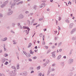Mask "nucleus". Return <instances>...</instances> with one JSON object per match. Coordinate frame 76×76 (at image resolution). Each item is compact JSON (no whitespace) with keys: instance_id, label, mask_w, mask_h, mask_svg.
Returning <instances> with one entry per match:
<instances>
[{"instance_id":"obj_1","label":"nucleus","mask_w":76,"mask_h":76,"mask_svg":"<svg viewBox=\"0 0 76 76\" xmlns=\"http://www.w3.org/2000/svg\"><path fill=\"white\" fill-rule=\"evenodd\" d=\"M23 29H28V31L27 29L26 30H24V31H23V32H26V34L28 35V34L29 32V31H30V29L29 28L28 26L26 27V26H23Z\"/></svg>"},{"instance_id":"obj_2","label":"nucleus","mask_w":76,"mask_h":76,"mask_svg":"<svg viewBox=\"0 0 76 76\" xmlns=\"http://www.w3.org/2000/svg\"><path fill=\"white\" fill-rule=\"evenodd\" d=\"M11 9H9V12H8L7 13L8 15H12V13H13V11H11Z\"/></svg>"},{"instance_id":"obj_3","label":"nucleus","mask_w":76,"mask_h":76,"mask_svg":"<svg viewBox=\"0 0 76 76\" xmlns=\"http://www.w3.org/2000/svg\"><path fill=\"white\" fill-rule=\"evenodd\" d=\"M24 18V16L22 14L18 16V18L19 19H22Z\"/></svg>"},{"instance_id":"obj_4","label":"nucleus","mask_w":76,"mask_h":76,"mask_svg":"<svg viewBox=\"0 0 76 76\" xmlns=\"http://www.w3.org/2000/svg\"><path fill=\"white\" fill-rule=\"evenodd\" d=\"M76 31V29L75 28H74V29H72V31H71L70 34H74V32H75Z\"/></svg>"},{"instance_id":"obj_5","label":"nucleus","mask_w":76,"mask_h":76,"mask_svg":"<svg viewBox=\"0 0 76 76\" xmlns=\"http://www.w3.org/2000/svg\"><path fill=\"white\" fill-rule=\"evenodd\" d=\"M56 51H54L53 52L51 53V54H52V56L53 57H56L55 54V53H56Z\"/></svg>"},{"instance_id":"obj_6","label":"nucleus","mask_w":76,"mask_h":76,"mask_svg":"<svg viewBox=\"0 0 76 76\" xmlns=\"http://www.w3.org/2000/svg\"><path fill=\"white\" fill-rule=\"evenodd\" d=\"M73 25L74 23H70L69 25V29H71V28H72Z\"/></svg>"},{"instance_id":"obj_7","label":"nucleus","mask_w":76,"mask_h":76,"mask_svg":"<svg viewBox=\"0 0 76 76\" xmlns=\"http://www.w3.org/2000/svg\"><path fill=\"white\" fill-rule=\"evenodd\" d=\"M7 37H5L4 38H3V39H2L1 40L2 41H7Z\"/></svg>"},{"instance_id":"obj_8","label":"nucleus","mask_w":76,"mask_h":76,"mask_svg":"<svg viewBox=\"0 0 76 76\" xmlns=\"http://www.w3.org/2000/svg\"><path fill=\"white\" fill-rule=\"evenodd\" d=\"M45 3H43V4H41V6H40V7H45Z\"/></svg>"},{"instance_id":"obj_9","label":"nucleus","mask_w":76,"mask_h":76,"mask_svg":"<svg viewBox=\"0 0 76 76\" xmlns=\"http://www.w3.org/2000/svg\"><path fill=\"white\" fill-rule=\"evenodd\" d=\"M16 4V3H14V2H13V3H12V4L11 5V8H12V7H14V6H15Z\"/></svg>"},{"instance_id":"obj_10","label":"nucleus","mask_w":76,"mask_h":76,"mask_svg":"<svg viewBox=\"0 0 76 76\" xmlns=\"http://www.w3.org/2000/svg\"><path fill=\"white\" fill-rule=\"evenodd\" d=\"M23 3V1H20V2H19L17 3V5H19V4H22Z\"/></svg>"},{"instance_id":"obj_11","label":"nucleus","mask_w":76,"mask_h":76,"mask_svg":"<svg viewBox=\"0 0 76 76\" xmlns=\"http://www.w3.org/2000/svg\"><path fill=\"white\" fill-rule=\"evenodd\" d=\"M23 52L24 54H25L27 57H28V55L27 53H26V52L25 51L23 50Z\"/></svg>"},{"instance_id":"obj_12","label":"nucleus","mask_w":76,"mask_h":76,"mask_svg":"<svg viewBox=\"0 0 76 76\" xmlns=\"http://www.w3.org/2000/svg\"><path fill=\"white\" fill-rule=\"evenodd\" d=\"M37 7V5H34V7H33L34 9V10H36Z\"/></svg>"},{"instance_id":"obj_13","label":"nucleus","mask_w":76,"mask_h":76,"mask_svg":"<svg viewBox=\"0 0 76 76\" xmlns=\"http://www.w3.org/2000/svg\"><path fill=\"white\" fill-rule=\"evenodd\" d=\"M5 4L4 2V3L3 4H2V5H1V8H3V7H5Z\"/></svg>"},{"instance_id":"obj_14","label":"nucleus","mask_w":76,"mask_h":76,"mask_svg":"<svg viewBox=\"0 0 76 76\" xmlns=\"http://www.w3.org/2000/svg\"><path fill=\"white\" fill-rule=\"evenodd\" d=\"M8 1H8L7 0V1H5V2H4V4L5 5V6H6V4H7L8 3Z\"/></svg>"},{"instance_id":"obj_15","label":"nucleus","mask_w":76,"mask_h":76,"mask_svg":"<svg viewBox=\"0 0 76 76\" xmlns=\"http://www.w3.org/2000/svg\"><path fill=\"white\" fill-rule=\"evenodd\" d=\"M62 42H59L58 43V47H60V46H61V44H62Z\"/></svg>"},{"instance_id":"obj_16","label":"nucleus","mask_w":76,"mask_h":76,"mask_svg":"<svg viewBox=\"0 0 76 76\" xmlns=\"http://www.w3.org/2000/svg\"><path fill=\"white\" fill-rule=\"evenodd\" d=\"M30 53L31 54H34V51H32V50H30Z\"/></svg>"},{"instance_id":"obj_17","label":"nucleus","mask_w":76,"mask_h":76,"mask_svg":"<svg viewBox=\"0 0 76 76\" xmlns=\"http://www.w3.org/2000/svg\"><path fill=\"white\" fill-rule=\"evenodd\" d=\"M32 45L31 43H29V44L28 45V48H29L30 47H31V45Z\"/></svg>"},{"instance_id":"obj_18","label":"nucleus","mask_w":76,"mask_h":76,"mask_svg":"<svg viewBox=\"0 0 76 76\" xmlns=\"http://www.w3.org/2000/svg\"><path fill=\"white\" fill-rule=\"evenodd\" d=\"M43 19H44V17L43 16L42 18H40V19H39V21H41V20H43Z\"/></svg>"},{"instance_id":"obj_19","label":"nucleus","mask_w":76,"mask_h":76,"mask_svg":"<svg viewBox=\"0 0 76 76\" xmlns=\"http://www.w3.org/2000/svg\"><path fill=\"white\" fill-rule=\"evenodd\" d=\"M65 22H66V23H70V22L69 20H68V19H67L66 20Z\"/></svg>"},{"instance_id":"obj_20","label":"nucleus","mask_w":76,"mask_h":76,"mask_svg":"<svg viewBox=\"0 0 76 76\" xmlns=\"http://www.w3.org/2000/svg\"><path fill=\"white\" fill-rule=\"evenodd\" d=\"M17 69H19V64H17Z\"/></svg>"},{"instance_id":"obj_21","label":"nucleus","mask_w":76,"mask_h":76,"mask_svg":"<svg viewBox=\"0 0 76 76\" xmlns=\"http://www.w3.org/2000/svg\"><path fill=\"white\" fill-rule=\"evenodd\" d=\"M76 39V37H72V40H75Z\"/></svg>"},{"instance_id":"obj_22","label":"nucleus","mask_w":76,"mask_h":76,"mask_svg":"<svg viewBox=\"0 0 76 76\" xmlns=\"http://www.w3.org/2000/svg\"><path fill=\"white\" fill-rule=\"evenodd\" d=\"M4 57H6L7 56H8V55L7 54L5 53L4 54Z\"/></svg>"},{"instance_id":"obj_23","label":"nucleus","mask_w":76,"mask_h":76,"mask_svg":"<svg viewBox=\"0 0 76 76\" xmlns=\"http://www.w3.org/2000/svg\"><path fill=\"white\" fill-rule=\"evenodd\" d=\"M39 35L40 37H42V36L43 35V34H42V33L40 34H39Z\"/></svg>"},{"instance_id":"obj_24","label":"nucleus","mask_w":76,"mask_h":76,"mask_svg":"<svg viewBox=\"0 0 76 76\" xmlns=\"http://www.w3.org/2000/svg\"><path fill=\"white\" fill-rule=\"evenodd\" d=\"M15 23H12V26H13V27H14L15 26Z\"/></svg>"},{"instance_id":"obj_25","label":"nucleus","mask_w":76,"mask_h":76,"mask_svg":"<svg viewBox=\"0 0 76 76\" xmlns=\"http://www.w3.org/2000/svg\"><path fill=\"white\" fill-rule=\"evenodd\" d=\"M51 51V50H48L47 53L48 54V53H50V52Z\"/></svg>"},{"instance_id":"obj_26","label":"nucleus","mask_w":76,"mask_h":76,"mask_svg":"<svg viewBox=\"0 0 76 76\" xmlns=\"http://www.w3.org/2000/svg\"><path fill=\"white\" fill-rule=\"evenodd\" d=\"M18 26L20 28V23H18Z\"/></svg>"},{"instance_id":"obj_27","label":"nucleus","mask_w":76,"mask_h":76,"mask_svg":"<svg viewBox=\"0 0 76 76\" xmlns=\"http://www.w3.org/2000/svg\"><path fill=\"white\" fill-rule=\"evenodd\" d=\"M70 4V5L71 4H72L71 2H70V1H69L68 2V4Z\"/></svg>"},{"instance_id":"obj_28","label":"nucleus","mask_w":76,"mask_h":76,"mask_svg":"<svg viewBox=\"0 0 76 76\" xmlns=\"http://www.w3.org/2000/svg\"><path fill=\"white\" fill-rule=\"evenodd\" d=\"M42 38H43V41H44V40H45V35L43 36Z\"/></svg>"},{"instance_id":"obj_29","label":"nucleus","mask_w":76,"mask_h":76,"mask_svg":"<svg viewBox=\"0 0 76 76\" xmlns=\"http://www.w3.org/2000/svg\"><path fill=\"white\" fill-rule=\"evenodd\" d=\"M8 63H9L8 62V61H6V62H5V64L7 65V64H8Z\"/></svg>"},{"instance_id":"obj_30","label":"nucleus","mask_w":76,"mask_h":76,"mask_svg":"<svg viewBox=\"0 0 76 76\" xmlns=\"http://www.w3.org/2000/svg\"><path fill=\"white\" fill-rule=\"evenodd\" d=\"M35 20V19H33V20H32V23H34V21Z\"/></svg>"},{"instance_id":"obj_31","label":"nucleus","mask_w":76,"mask_h":76,"mask_svg":"<svg viewBox=\"0 0 76 76\" xmlns=\"http://www.w3.org/2000/svg\"><path fill=\"white\" fill-rule=\"evenodd\" d=\"M25 13L26 14H28L29 13V12H28V11H26Z\"/></svg>"},{"instance_id":"obj_32","label":"nucleus","mask_w":76,"mask_h":76,"mask_svg":"<svg viewBox=\"0 0 76 76\" xmlns=\"http://www.w3.org/2000/svg\"><path fill=\"white\" fill-rule=\"evenodd\" d=\"M40 66H38V67H37V69H38V70H39V69H40Z\"/></svg>"},{"instance_id":"obj_33","label":"nucleus","mask_w":76,"mask_h":76,"mask_svg":"<svg viewBox=\"0 0 76 76\" xmlns=\"http://www.w3.org/2000/svg\"><path fill=\"white\" fill-rule=\"evenodd\" d=\"M42 44L43 45H45V41H43Z\"/></svg>"},{"instance_id":"obj_34","label":"nucleus","mask_w":76,"mask_h":76,"mask_svg":"<svg viewBox=\"0 0 76 76\" xmlns=\"http://www.w3.org/2000/svg\"><path fill=\"white\" fill-rule=\"evenodd\" d=\"M45 48H46V49H48V46H45Z\"/></svg>"},{"instance_id":"obj_35","label":"nucleus","mask_w":76,"mask_h":76,"mask_svg":"<svg viewBox=\"0 0 76 76\" xmlns=\"http://www.w3.org/2000/svg\"><path fill=\"white\" fill-rule=\"evenodd\" d=\"M58 29L59 30V31H60V30H61V29L60 27V26H58Z\"/></svg>"},{"instance_id":"obj_36","label":"nucleus","mask_w":76,"mask_h":76,"mask_svg":"<svg viewBox=\"0 0 76 76\" xmlns=\"http://www.w3.org/2000/svg\"><path fill=\"white\" fill-rule=\"evenodd\" d=\"M20 29H23V27H22V26H21L20 25Z\"/></svg>"},{"instance_id":"obj_37","label":"nucleus","mask_w":76,"mask_h":76,"mask_svg":"<svg viewBox=\"0 0 76 76\" xmlns=\"http://www.w3.org/2000/svg\"><path fill=\"white\" fill-rule=\"evenodd\" d=\"M11 32L13 34H15V32H14L13 31H11Z\"/></svg>"},{"instance_id":"obj_38","label":"nucleus","mask_w":76,"mask_h":76,"mask_svg":"<svg viewBox=\"0 0 76 76\" xmlns=\"http://www.w3.org/2000/svg\"><path fill=\"white\" fill-rule=\"evenodd\" d=\"M61 17H59V19H58L59 21H60V20H61Z\"/></svg>"},{"instance_id":"obj_39","label":"nucleus","mask_w":76,"mask_h":76,"mask_svg":"<svg viewBox=\"0 0 76 76\" xmlns=\"http://www.w3.org/2000/svg\"><path fill=\"white\" fill-rule=\"evenodd\" d=\"M58 39L57 38V37H55V38H54V40H56H56H57Z\"/></svg>"},{"instance_id":"obj_40","label":"nucleus","mask_w":76,"mask_h":76,"mask_svg":"<svg viewBox=\"0 0 76 76\" xmlns=\"http://www.w3.org/2000/svg\"><path fill=\"white\" fill-rule=\"evenodd\" d=\"M72 54V51H71V50L70 51V53H69V55H71Z\"/></svg>"},{"instance_id":"obj_41","label":"nucleus","mask_w":76,"mask_h":76,"mask_svg":"<svg viewBox=\"0 0 76 76\" xmlns=\"http://www.w3.org/2000/svg\"><path fill=\"white\" fill-rule=\"evenodd\" d=\"M36 42V40H34V41H33V42H34V44H35Z\"/></svg>"},{"instance_id":"obj_42","label":"nucleus","mask_w":76,"mask_h":76,"mask_svg":"<svg viewBox=\"0 0 76 76\" xmlns=\"http://www.w3.org/2000/svg\"><path fill=\"white\" fill-rule=\"evenodd\" d=\"M14 2H18V0H14Z\"/></svg>"},{"instance_id":"obj_43","label":"nucleus","mask_w":76,"mask_h":76,"mask_svg":"<svg viewBox=\"0 0 76 76\" xmlns=\"http://www.w3.org/2000/svg\"><path fill=\"white\" fill-rule=\"evenodd\" d=\"M5 46H6L5 44H4V48L5 47Z\"/></svg>"},{"instance_id":"obj_44","label":"nucleus","mask_w":76,"mask_h":76,"mask_svg":"<svg viewBox=\"0 0 76 76\" xmlns=\"http://www.w3.org/2000/svg\"><path fill=\"white\" fill-rule=\"evenodd\" d=\"M56 47H55V46H53L52 47V48H53V49L54 48H55Z\"/></svg>"},{"instance_id":"obj_45","label":"nucleus","mask_w":76,"mask_h":76,"mask_svg":"<svg viewBox=\"0 0 76 76\" xmlns=\"http://www.w3.org/2000/svg\"><path fill=\"white\" fill-rule=\"evenodd\" d=\"M37 48H38V47H37V46H36L34 47V48H35L36 49H37Z\"/></svg>"},{"instance_id":"obj_46","label":"nucleus","mask_w":76,"mask_h":76,"mask_svg":"<svg viewBox=\"0 0 76 76\" xmlns=\"http://www.w3.org/2000/svg\"><path fill=\"white\" fill-rule=\"evenodd\" d=\"M3 17V15L2 14H0V17Z\"/></svg>"},{"instance_id":"obj_47","label":"nucleus","mask_w":76,"mask_h":76,"mask_svg":"<svg viewBox=\"0 0 76 76\" xmlns=\"http://www.w3.org/2000/svg\"><path fill=\"white\" fill-rule=\"evenodd\" d=\"M44 31H47V29H43Z\"/></svg>"},{"instance_id":"obj_48","label":"nucleus","mask_w":76,"mask_h":76,"mask_svg":"<svg viewBox=\"0 0 76 76\" xmlns=\"http://www.w3.org/2000/svg\"><path fill=\"white\" fill-rule=\"evenodd\" d=\"M12 69H16L15 67V66H12Z\"/></svg>"},{"instance_id":"obj_49","label":"nucleus","mask_w":76,"mask_h":76,"mask_svg":"<svg viewBox=\"0 0 76 76\" xmlns=\"http://www.w3.org/2000/svg\"><path fill=\"white\" fill-rule=\"evenodd\" d=\"M59 51L60 52H61L62 51V49H60Z\"/></svg>"},{"instance_id":"obj_50","label":"nucleus","mask_w":76,"mask_h":76,"mask_svg":"<svg viewBox=\"0 0 76 76\" xmlns=\"http://www.w3.org/2000/svg\"><path fill=\"white\" fill-rule=\"evenodd\" d=\"M39 26H40V25H38L36 26V28H37V27Z\"/></svg>"},{"instance_id":"obj_51","label":"nucleus","mask_w":76,"mask_h":76,"mask_svg":"<svg viewBox=\"0 0 76 76\" xmlns=\"http://www.w3.org/2000/svg\"><path fill=\"white\" fill-rule=\"evenodd\" d=\"M28 56L29 57H31V54H28Z\"/></svg>"},{"instance_id":"obj_52","label":"nucleus","mask_w":76,"mask_h":76,"mask_svg":"<svg viewBox=\"0 0 76 76\" xmlns=\"http://www.w3.org/2000/svg\"><path fill=\"white\" fill-rule=\"evenodd\" d=\"M73 49H71V53L72 54V51H73Z\"/></svg>"},{"instance_id":"obj_53","label":"nucleus","mask_w":76,"mask_h":76,"mask_svg":"<svg viewBox=\"0 0 76 76\" xmlns=\"http://www.w3.org/2000/svg\"><path fill=\"white\" fill-rule=\"evenodd\" d=\"M42 74L41 73H39V75H40V76H41Z\"/></svg>"},{"instance_id":"obj_54","label":"nucleus","mask_w":76,"mask_h":76,"mask_svg":"<svg viewBox=\"0 0 76 76\" xmlns=\"http://www.w3.org/2000/svg\"><path fill=\"white\" fill-rule=\"evenodd\" d=\"M2 50H0V53H2Z\"/></svg>"},{"instance_id":"obj_55","label":"nucleus","mask_w":76,"mask_h":76,"mask_svg":"<svg viewBox=\"0 0 76 76\" xmlns=\"http://www.w3.org/2000/svg\"><path fill=\"white\" fill-rule=\"evenodd\" d=\"M7 50L6 48L5 47L4 48V50L5 51Z\"/></svg>"},{"instance_id":"obj_56","label":"nucleus","mask_w":76,"mask_h":76,"mask_svg":"<svg viewBox=\"0 0 76 76\" xmlns=\"http://www.w3.org/2000/svg\"><path fill=\"white\" fill-rule=\"evenodd\" d=\"M33 14V13H30V15L31 16H32V15Z\"/></svg>"},{"instance_id":"obj_57","label":"nucleus","mask_w":76,"mask_h":76,"mask_svg":"<svg viewBox=\"0 0 76 76\" xmlns=\"http://www.w3.org/2000/svg\"><path fill=\"white\" fill-rule=\"evenodd\" d=\"M50 9H48L47 10V11H50Z\"/></svg>"},{"instance_id":"obj_58","label":"nucleus","mask_w":76,"mask_h":76,"mask_svg":"<svg viewBox=\"0 0 76 76\" xmlns=\"http://www.w3.org/2000/svg\"><path fill=\"white\" fill-rule=\"evenodd\" d=\"M56 25H57L58 21L57 20H56Z\"/></svg>"},{"instance_id":"obj_59","label":"nucleus","mask_w":76,"mask_h":76,"mask_svg":"<svg viewBox=\"0 0 76 76\" xmlns=\"http://www.w3.org/2000/svg\"><path fill=\"white\" fill-rule=\"evenodd\" d=\"M37 25V23H34V24H33V25L34 26V25Z\"/></svg>"},{"instance_id":"obj_60","label":"nucleus","mask_w":76,"mask_h":76,"mask_svg":"<svg viewBox=\"0 0 76 76\" xmlns=\"http://www.w3.org/2000/svg\"><path fill=\"white\" fill-rule=\"evenodd\" d=\"M61 57V55H59V56H58V57Z\"/></svg>"},{"instance_id":"obj_61","label":"nucleus","mask_w":76,"mask_h":76,"mask_svg":"<svg viewBox=\"0 0 76 76\" xmlns=\"http://www.w3.org/2000/svg\"><path fill=\"white\" fill-rule=\"evenodd\" d=\"M34 71H32L31 72V73H34Z\"/></svg>"},{"instance_id":"obj_62","label":"nucleus","mask_w":76,"mask_h":76,"mask_svg":"<svg viewBox=\"0 0 76 76\" xmlns=\"http://www.w3.org/2000/svg\"><path fill=\"white\" fill-rule=\"evenodd\" d=\"M71 62H72V61H73V60L72 59H71V60H70Z\"/></svg>"},{"instance_id":"obj_63","label":"nucleus","mask_w":76,"mask_h":76,"mask_svg":"<svg viewBox=\"0 0 76 76\" xmlns=\"http://www.w3.org/2000/svg\"><path fill=\"white\" fill-rule=\"evenodd\" d=\"M54 32H55V33H57V31H54Z\"/></svg>"},{"instance_id":"obj_64","label":"nucleus","mask_w":76,"mask_h":76,"mask_svg":"<svg viewBox=\"0 0 76 76\" xmlns=\"http://www.w3.org/2000/svg\"><path fill=\"white\" fill-rule=\"evenodd\" d=\"M29 60L30 61H32V60L31 59H29Z\"/></svg>"}]
</instances>
